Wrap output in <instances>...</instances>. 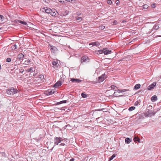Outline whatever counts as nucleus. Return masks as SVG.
Masks as SVG:
<instances>
[{"label":"nucleus","mask_w":161,"mask_h":161,"mask_svg":"<svg viewBox=\"0 0 161 161\" xmlns=\"http://www.w3.org/2000/svg\"><path fill=\"white\" fill-rule=\"evenodd\" d=\"M18 91L16 89L12 88L10 89L7 90L6 92L9 95H13L17 93Z\"/></svg>","instance_id":"1"},{"label":"nucleus","mask_w":161,"mask_h":161,"mask_svg":"<svg viewBox=\"0 0 161 161\" xmlns=\"http://www.w3.org/2000/svg\"><path fill=\"white\" fill-rule=\"evenodd\" d=\"M61 138L60 137H55L54 139V146H55L56 145H58V143L61 142Z\"/></svg>","instance_id":"2"},{"label":"nucleus","mask_w":161,"mask_h":161,"mask_svg":"<svg viewBox=\"0 0 161 161\" xmlns=\"http://www.w3.org/2000/svg\"><path fill=\"white\" fill-rule=\"evenodd\" d=\"M52 63L53 65V67L54 69L57 68L59 65L58 64V60L53 61Z\"/></svg>","instance_id":"3"},{"label":"nucleus","mask_w":161,"mask_h":161,"mask_svg":"<svg viewBox=\"0 0 161 161\" xmlns=\"http://www.w3.org/2000/svg\"><path fill=\"white\" fill-rule=\"evenodd\" d=\"M105 74H104L102 75L101 76L99 77L98 78V82H101L103 81L106 78V77H105Z\"/></svg>","instance_id":"4"},{"label":"nucleus","mask_w":161,"mask_h":161,"mask_svg":"<svg viewBox=\"0 0 161 161\" xmlns=\"http://www.w3.org/2000/svg\"><path fill=\"white\" fill-rule=\"evenodd\" d=\"M42 9L43 11L45 12L47 14H50L52 10L51 8L47 7H44Z\"/></svg>","instance_id":"5"},{"label":"nucleus","mask_w":161,"mask_h":161,"mask_svg":"<svg viewBox=\"0 0 161 161\" xmlns=\"http://www.w3.org/2000/svg\"><path fill=\"white\" fill-rule=\"evenodd\" d=\"M50 14L52 16H56L58 15V13L55 9H53L51 11Z\"/></svg>","instance_id":"6"},{"label":"nucleus","mask_w":161,"mask_h":161,"mask_svg":"<svg viewBox=\"0 0 161 161\" xmlns=\"http://www.w3.org/2000/svg\"><path fill=\"white\" fill-rule=\"evenodd\" d=\"M24 57V55L23 54L21 53L19 54L17 58V60H19V61H21L22 60Z\"/></svg>","instance_id":"7"},{"label":"nucleus","mask_w":161,"mask_h":161,"mask_svg":"<svg viewBox=\"0 0 161 161\" xmlns=\"http://www.w3.org/2000/svg\"><path fill=\"white\" fill-rule=\"evenodd\" d=\"M156 84V82H154L151 85L147 87V89L149 90H151L153 89L154 86H155Z\"/></svg>","instance_id":"8"},{"label":"nucleus","mask_w":161,"mask_h":161,"mask_svg":"<svg viewBox=\"0 0 161 161\" xmlns=\"http://www.w3.org/2000/svg\"><path fill=\"white\" fill-rule=\"evenodd\" d=\"M90 45H92L93 46H95L96 47H98L100 45V43L98 42H92L89 44Z\"/></svg>","instance_id":"9"},{"label":"nucleus","mask_w":161,"mask_h":161,"mask_svg":"<svg viewBox=\"0 0 161 161\" xmlns=\"http://www.w3.org/2000/svg\"><path fill=\"white\" fill-rule=\"evenodd\" d=\"M71 81L73 83H80L81 81V80L78 79L71 78Z\"/></svg>","instance_id":"10"},{"label":"nucleus","mask_w":161,"mask_h":161,"mask_svg":"<svg viewBox=\"0 0 161 161\" xmlns=\"http://www.w3.org/2000/svg\"><path fill=\"white\" fill-rule=\"evenodd\" d=\"M88 59L89 58L88 57L86 56H82V57L81 58V61L82 62H85L87 61Z\"/></svg>","instance_id":"11"},{"label":"nucleus","mask_w":161,"mask_h":161,"mask_svg":"<svg viewBox=\"0 0 161 161\" xmlns=\"http://www.w3.org/2000/svg\"><path fill=\"white\" fill-rule=\"evenodd\" d=\"M159 28V27L158 25L157 24H156L153 26L152 29L151 30V32H152L153 30L156 31L158 30Z\"/></svg>","instance_id":"12"},{"label":"nucleus","mask_w":161,"mask_h":161,"mask_svg":"<svg viewBox=\"0 0 161 161\" xmlns=\"http://www.w3.org/2000/svg\"><path fill=\"white\" fill-rule=\"evenodd\" d=\"M61 81H58L54 84V87L57 88V87L61 86Z\"/></svg>","instance_id":"13"},{"label":"nucleus","mask_w":161,"mask_h":161,"mask_svg":"<svg viewBox=\"0 0 161 161\" xmlns=\"http://www.w3.org/2000/svg\"><path fill=\"white\" fill-rule=\"evenodd\" d=\"M55 92L54 90H51L48 91L47 92V95H50L53 94Z\"/></svg>","instance_id":"14"},{"label":"nucleus","mask_w":161,"mask_h":161,"mask_svg":"<svg viewBox=\"0 0 161 161\" xmlns=\"http://www.w3.org/2000/svg\"><path fill=\"white\" fill-rule=\"evenodd\" d=\"M111 50H108L104 49V53L105 55H107L110 54L111 53Z\"/></svg>","instance_id":"15"},{"label":"nucleus","mask_w":161,"mask_h":161,"mask_svg":"<svg viewBox=\"0 0 161 161\" xmlns=\"http://www.w3.org/2000/svg\"><path fill=\"white\" fill-rule=\"evenodd\" d=\"M157 100V96L156 95H154L152 96L151 98V100L153 102H154Z\"/></svg>","instance_id":"16"},{"label":"nucleus","mask_w":161,"mask_h":161,"mask_svg":"<svg viewBox=\"0 0 161 161\" xmlns=\"http://www.w3.org/2000/svg\"><path fill=\"white\" fill-rule=\"evenodd\" d=\"M17 45L16 44L12 45L11 47V48L13 50H15L17 48Z\"/></svg>","instance_id":"17"},{"label":"nucleus","mask_w":161,"mask_h":161,"mask_svg":"<svg viewBox=\"0 0 161 161\" xmlns=\"http://www.w3.org/2000/svg\"><path fill=\"white\" fill-rule=\"evenodd\" d=\"M141 86V85L140 84H137L134 87V89L137 90L139 89Z\"/></svg>","instance_id":"18"},{"label":"nucleus","mask_w":161,"mask_h":161,"mask_svg":"<svg viewBox=\"0 0 161 161\" xmlns=\"http://www.w3.org/2000/svg\"><path fill=\"white\" fill-rule=\"evenodd\" d=\"M131 141V140L129 138H126L125 139V142L127 144L129 143Z\"/></svg>","instance_id":"19"},{"label":"nucleus","mask_w":161,"mask_h":161,"mask_svg":"<svg viewBox=\"0 0 161 161\" xmlns=\"http://www.w3.org/2000/svg\"><path fill=\"white\" fill-rule=\"evenodd\" d=\"M34 69L33 68L31 67L30 68H29L28 69H27L26 70V72H32L34 71Z\"/></svg>","instance_id":"20"},{"label":"nucleus","mask_w":161,"mask_h":161,"mask_svg":"<svg viewBox=\"0 0 161 161\" xmlns=\"http://www.w3.org/2000/svg\"><path fill=\"white\" fill-rule=\"evenodd\" d=\"M51 48H50L51 51L52 53H54L55 51V49H56V47H52L51 46Z\"/></svg>","instance_id":"21"},{"label":"nucleus","mask_w":161,"mask_h":161,"mask_svg":"<svg viewBox=\"0 0 161 161\" xmlns=\"http://www.w3.org/2000/svg\"><path fill=\"white\" fill-rule=\"evenodd\" d=\"M31 61L30 59H27L25 60L24 63V64H29L30 63Z\"/></svg>","instance_id":"22"},{"label":"nucleus","mask_w":161,"mask_h":161,"mask_svg":"<svg viewBox=\"0 0 161 161\" xmlns=\"http://www.w3.org/2000/svg\"><path fill=\"white\" fill-rule=\"evenodd\" d=\"M65 1H66L67 2H71L72 3H75L76 0H65Z\"/></svg>","instance_id":"23"},{"label":"nucleus","mask_w":161,"mask_h":161,"mask_svg":"<svg viewBox=\"0 0 161 161\" xmlns=\"http://www.w3.org/2000/svg\"><path fill=\"white\" fill-rule=\"evenodd\" d=\"M115 157V155L114 154H113L111 156L109 159V161H110L113 159V158Z\"/></svg>","instance_id":"24"},{"label":"nucleus","mask_w":161,"mask_h":161,"mask_svg":"<svg viewBox=\"0 0 161 161\" xmlns=\"http://www.w3.org/2000/svg\"><path fill=\"white\" fill-rule=\"evenodd\" d=\"M135 108H136L135 107L132 106L129 108L128 110L130 111H132L133 110H134L135 109Z\"/></svg>","instance_id":"25"},{"label":"nucleus","mask_w":161,"mask_h":161,"mask_svg":"<svg viewBox=\"0 0 161 161\" xmlns=\"http://www.w3.org/2000/svg\"><path fill=\"white\" fill-rule=\"evenodd\" d=\"M133 140H134V142H136V141H138V142H140V139L136 137H135L133 138Z\"/></svg>","instance_id":"26"},{"label":"nucleus","mask_w":161,"mask_h":161,"mask_svg":"<svg viewBox=\"0 0 161 161\" xmlns=\"http://www.w3.org/2000/svg\"><path fill=\"white\" fill-rule=\"evenodd\" d=\"M18 21H19V22L21 24H22L24 25H27V23L23 21H21L20 20H18Z\"/></svg>","instance_id":"27"},{"label":"nucleus","mask_w":161,"mask_h":161,"mask_svg":"<svg viewBox=\"0 0 161 161\" xmlns=\"http://www.w3.org/2000/svg\"><path fill=\"white\" fill-rule=\"evenodd\" d=\"M81 96L83 98H86L87 97V95L84 93H81Z\"/></svg>","instance_id":"28"},{"label":"nucleus","mask_w":161,"mask_h":161,"mask_svg":"<svg viewBox=\"0 0 161 161\" xmlns=\"http://www.w3.org/2000/svg\"><path fill=\"white\" fill-rule=\"evenodd\" d=\"M21 63V61H19V60H17L15 61V64H19Z\"/></svg>","instance_id":"29"},{"label":"nucleus","mask_w":161,"mask_h":161,"mask_svg":"<svg viewBox=\"0 0 161 161\" xmlns=\"http://www.w3.org/2000/svg\"><path fill=\"white\" fill-rule=\"evenodd\" d=\"M99 54H102L104 53V49L103 50H99L97 51Z\"/></svg>","instance_id":"30"},{"label":"nucleus","mask_w":161,"mask_h":161,"mask_svg":"<svg viewBox=\"0 0 161 161\" xmlns=\"http://www.w3.org/2000/svg\"><path fill=\"white\" fill-rule=\"evenodd\" d=\"M11 61V59L10 58H8L6 59V61L7 62H10Z\"/></svg>","instance_id":"31"},{"label":"nucleus","mask_w":161,"mask_h":161,"mask_svg":"<svg viewBox=\"0 0 161 161\" xmlns=\"http://www.w3.org/2000/svg\"><path fill=\"white\" fill-rule=\"evenodd\" d=\"M148 115H149V116H150V117H151L152 116V112L151 111H148Z\"/></svg>","instance_id":"32"},{"label":"nucleus","mask_w":161,"mask_h":161,"mask_svg":"<svg viewBox=\"0 0 161 161\" xmlns=\"http://www.w3.org/2000/svg\"><path fill=\"white\" fill-rule=\"evenodd\" d=\"M144 115L146 117H149L148 114V111L144 113Z\"/></svg>","instance_id":"33"},{"label":"nucleus","mask_w":161,"mask_h":161,"mask_svg":"<svg viewBox=\"0 0 161 161\" xmlns=\"http://www.w3.org/2000/svg\"><path fill=\"white\" fill-rule=\"evenodd\" d=\"M39 78H40V79H44V76L43 75H40L39 76Z\"/></svg>","instance_id":"34"},{"label":"nucleus","mask_w":161,"mask_h":161,"mask_svg":"<svg viewBox=\"0 0 161 161\" xmlns=\"http://www.w3.org/2000/svg\"><path fill=\"white\" fill-rule=\"evenodd\" d=\"M129 91V89H124L121 90V92H123Z\"/></svg>","instance_id":"35"},{"label":"nucleus","mask_w":161,"mask_h":161,"mask_svg":"<svg viewBox=\"0 0 161 161\" xmlns=\"http://www.w3.org/2000/svg\"><path fill=\"white\" fill-rule=\"evenodd\" d=\"M105 27L104 26L102 25L101 26H99L100 29L101 30H103L104 29Z\"/></svg>","instance_id":"36"},{"label":"nucleus","mask_w":161,"mask_h":161,"mask_svg":"<svg viewBox=\"0 0 161 161\" xmlns=\"http://www.w3.org/2000/svg\"><path fill=\"white\" fill-rule=\"evenodd\" d=\"M139 102L138 101H137L135 103L134 105L135 106H137L139 105Z\"/></svg>","instance_id":"37"},{"label":"nucleus","mask_w":161,"mask_h":161,"mask_svg":"<svg viewBox=\"0 0 161 161\" xmlns=\"http://www.w3.org/2000/svg\"><path fill=\"white\" fill-rule=\"evenodd\" d=\"M107 3L109 4H111L112 3V2L111 0H108L107 1Z\"/></svg>","instance_id":"38"},{"label":"nucleus","mask_w":161,"mask_h":161,"mask_svg":"<svg viewBox=\"0 0 161 161\" xmlns=\"http://www.w3.org/2000/svg\"><path fill=\"white\" fill-rule=\"evenodd\" d=\"M76 19L79 20V21H81L82 20V19L80 17H78L77 18H76Z\"/></svg>","instance_id":"39"},{"label":"nucleus","mask_w":161,"mask_h":161,"mask_svg":"<svg viewBox=\"0 0 161 161\" xmlns=\"http://www.w3.org/2000/svg\"><path fill=\"white\" fill-rule=\"evenodd\" d=\"M143 7L144 8H147L148 7V5L147 4L144 5L143 6Z\"/></svg>","instance_id":"40"},{"label":"nucleus","mask_w":161,"mask_h":161,"mask_svg":"<svg viewBox=\"0 0 161 161\" xmlns=\"http://www.w3.org/2000/svg\"><path fill=\"white\" fill-rule=\"evenodd\" d=\"M151 6L152 8H154L155 7H156L155 4V3L152 4L151 5Z\"/></svg>","instance_id":"41"},{"label":"nucleus","mask_w":161,"mask_h":161,"mask_svg":"<svg viewBox=\"0 0 161 161\" xmlns=\"http://www.w3.org/2000/svg\"><path fill=\"white\" fill-rule=\"evenodd\" d=\"M19 71H20V73H23L24 72V70L23 69H19Z\"/></svg>","instance_id":"42"},{"label":"nucleus","mask_w":161,"mask_h":161,"mask_svg":"<svg viewBox=\"0 0 161 161\" xmlns=\"http://www.w3.org/2000/svg\"><path fill=\"white\" fill-rule=\"evenodd\" d=\"M116 91L117 92L119 93H120L121 92V90H116Z\"/></svg>","instance_id":"43"},{"label":"nucleus","mask_w":161,"mask_h":161,"mask_svg":"<svg viewBox=\"0 0 161 161\" xmlns=\"http://www.w3.org/2000/svg\"><path fill=\"white\" fill-rule=\"evenodd\" d=\"M156 113V112H154V111L152 112V116L154 115Z\"/></svg>","instance_id":"44"},{"label":"nucleus","mask_w":161,"mask_h":161,"mask_svg":"<svg viewBox=\"0 0 161 161\" xmlns=\"http://www.w3.org/2000/svg\"><path fill=\"white\" fill-rule=\"evenodd\" d=\"M62 103V101H61L60 102H58L57 103H56V104L57 105H58V104H61Z\"/></svg>","instance_id":"45"},{"label":"nucleus","mask_w":161,"mask_h":161,"mask_svg":"<svg viewBox=\"0 0 161 161\" xmlns=\"http://www.w3.org/2000/svg\"><path fill=\"white\" fill-rule=\"evenodd\" d=\"M3 18V15H0V20L2 19Z\"/></svg>","instance_id":"46"},{"label":"nucleus","mask_w":161,"mask_h":161,"mask_svg":"<svg viewBox=\"0 0 161 161\" xmlns=\"http://www.w3.org/2000/svg\"><path fill=\"white\" fill-rule=\"evenodd\" d=\"M62 103H66V100H65L62 101Z\"/></svg>","instance_id":"47"},{"label":"nucleus","mask_w":161,"mask_h":161,"mask_svg":"<svg viewBox=\"0 0 161 161\" xmlns=\"http://www.w3.org/2000/svg\"><path fill=\"white\" fill-rule=\"evenodd\" d=\"M59 145H61V146H64L65 145V144L64 143H62Z\"/></svg>","instance_id":"48"},{"label":"nucleus","mask_w":161,"mask_h":161,"mask_svg":"<svg viewBox=\"0 0 161 161\" xmlns=\"http://www.w3.org/2000/svg\"><path fill=\"white\" fill-rule=\"evenodd\" d=\"M105 109L104 108H102V109H99L97 110L98 111H102L103 110H104Z\"/></svg>","instance_id":"49"},{"label":"nucleus","mask_w":161,"mask_h":161,"mask_svg":"<svg viewBox=\"0 0 161 161\" xmlns=\"http://www.w3.org/2000/svg\"><path fill=\"white\" fill-rule=\"evenodd\" d=\"M45 2L48 3L49 1V0H43Z\"/></svg>","instance_id":"50"},{"label":"nucleus","mask_w":161,"mask_h":161,"mask_svg":"<svg viewBox=\"0 0 161 161\" xmlns=\"http://www.w3.org/2000/svg\"><path fill=\"white\" fill-rule=\"evenodd\" d=\"M114 24L115 25L117 24V21L116 20L114 21Z\"/></svg>","instance_id":"51"},{"label":"nucleus","mask_w":161,"mask_h":161,"mask_svg":"<svg viewBox=\"0 0 161 161\" xmlns=\"http://www.w3.org/2000/svg\"><path fill=\"white\" fill-rule=\"evenodd\" d=\"M74 160H75V159H74V158H72L69 161H74Z\"/></svg>","instance_id":"52"},{"label":"nucleus","mask_w":161,"mask_h":161,"mask_svg":"<svg viewBox=\"0 0 161 161\" xmlns=\"http://www.w3.org/2000/svg\"><path fill=\"white\" fill-rule=\"evenodd\" d=\"M119 2V0H117V1H116V3H117V4Z\"/></svg>","instance_id":"53"},{"label":"nucleus","mask_w":161,"mask_h":161,"mask_svg":"<svg viewBox=\"0 0 161 161\" xmlns=\"http://www.w3.org/2000/svg\"><path fill=\"white\" fill-rule=\"evenodd\" d=\"M114 86H113V85H112V86H111V88H113V87H114Z\"/></svg>","instance_id":"54"},{"label":"nucleus","mask_w":161,"mask_h":161,"mask_svg":"<svg viewBox=\"0 0 161 161\" xmlns=\"http://www.w3.org/2000/svg\"><path fill=\"white\" fill-rule=\"evenodd\" d=\"M1 64H0V70L1 69Z\"/></svg>","instance_id":"55"},{"label":"nucleus","mask_w":161,"mask_h":161,"mask_svg":"<svg viewBox=\"0 0 161 161\" xmlns=\"http://www.w3.org/2000/svg\"><path fill=\"white\" fill-rule=\"evenodd\" d=\"M115 92H114V96L115 95Z\"/></svg>","instance_id":"56"}]
</instances>
